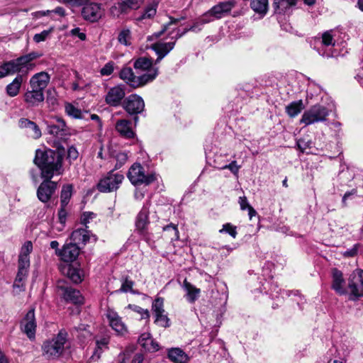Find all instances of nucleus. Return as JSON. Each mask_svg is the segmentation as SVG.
Returning a JSON list of instances; mask_svg holds the SVG:
<instances>
[{
    "instance_id": "1",
    "label": "nucleus",
    "mask_w": 363,
    "mask_h": 363,
    "mask_svg": "<svg viewBox=\"0 0 363 363\" xmlns=\"http://www.w3.org/2000/svg\"><path fill=\"white\" fill-rule=\"evenodd\" d=\"M62 155L51 149L37 150L34 158V162L41 170L43 179H52L55 175L62 174Z\"/></svg>"
},
{
    "instance_id": "2",
    "label": "nucleus",
    "mask_w": 363,
    "mask_h": 363,
    "mask_svg": "<svg viewBox=\"0 0 363 363\" xmlns=\"http://www.w3.org/2000/svg\"><path fill=\"white\" fill-rule=\"evenodd\" d=\"M50 82L48 73L41 72L34 74L30 79V89L24 94V101L28 106L34 107L44 101V89Z\"/></svg>"
},
{
    "instance_id": "3",
    "label": "nucleus",
    "mask_w": 363,
    "mask_h": 363,
    "mask_svg": "<svg viewBox=\"0 0 363 363\" xmlns=\"http://www.w3.org/2000/svg\"><path fill=\"white\" fill-rule=\"evenodd\" d=\"M67 340V333L61 330L57 335L50 340L45 341L43 345V354L48 358L60 357L64 350Z\"/></svg>"
},
{
    "instance_id": "4",
    "label": "nucleus",
    "mask_w": 363,
    "mask_h": 363,
    "mask_svg": "<svg viewBox=\"0 0 363 363\" xmlns=\"http://www.w3.org/2000/svg\"><path fill=\"white\" fill-rule=\"evenodd\" d=\"M347 294L349 299L357 301L363 297V270L357 269L352 272L347 279Z\"/></svg>"
},
{
    "instance_id": "5",
    "label": "nucleus",
    "mask_w": 363,
    "mask_h": 363,
    "mask_svg": "<svg viewBox=\"0 0 363 363\" xmlns=\"http://www.w3.org/2000/svg\"><path fill=\"white\" fill-rule=\"evenodd\" d=\"M123 179V174L111 170L101 178L97 189L103 193L115 191L119 188Z\"/></svg>"
},
{
    "instance_id": "6",
    "label": "nucleus",
    "mask_w": 363,
    "mask_h": 363,
    "mask_svg": "<svg viewBox=\"0 0 363 363\" xmlns=\"http://www.w3.org/2000/svg\"><path fill=\"white\" fill-rule=\"evenodd\" d=\"M329 110L320 104H316L306 111L302 115L301 123L309 125L315 123L323 122L329 116Z\"/></svg>"
},
{
    "instance_id": "7",
    "label": "nucleus",
    "mask_w": 363,
    "mask_h": 363,
    "mask_svg": "<svg viewBox=\"0 0 363 363\" xmlns=\"http://www.w3.org/2000/svg\"><path fill=\"white\" fill-rule=\"evenodd\" d=\"M128 178L135 186L148 185L156 179L154 174H145L143 167L138 163H135L130 167L128 172Z\"/></svg>"
},
{
    "instance_id": "8",
    "label": "nucleus",
    "mask_w": 363,
    "mask_h": 363,
    "mask_svg": "<svg viewBox=\"0 0 363 363\" xmlns=\"http://www.w3.org/2000/svg\"><path fill=\"white\" fill-rule=\"evenodd\" d=\"M152 310L155 315V323L160 327L167 328L170 325V320L164 309L163 298H157L152 305Z\"/></svg>"
},
{
    "instance_id": "9",
    "label": "nucleus",
    "mask_w": 363,
    "mask_h": 363,
    "mask_svg": "<svg viewBox=\"0 0 363 363\" xmlns=\"http://www.w3.org/2000/svg\"><path fill=\"white\" fill-rule=\"evenodd\" d=\"M123 107L129 114H138L144 110L145 103L141 96L131 94L124 100Z\"/></svg>"
},
{
    "instance_id": "10",
    "label": "nucleus",
    "mask_w": 363,
    "mask_h": 363,
    "mask_svg": "<svg viewBox=\"0 0 363 363\" xmlns=\"http://www.w3.org/2000/svg\"><path fill=\"white\" fill-rule=\"evenodd\" d=\"M104 11L100 4L89 3L84 6L82 16L86 21L90 22L98 21L103 16Z\"/></svg>"
},
{
    "instance_id": "11",
    "label": "nucleus",
    "mask_w": 363,
    "mask_h": 363,
    "mask_svg": "<svg viewBox=\"0 0 363 363\" xmlns=\"http://www.w3.org/2000/svg\"><path fill=\"white\" fill-rule=\"evenodd\" d=\"M125 96V91L123 86L118 85L110 88L106 96V103L111 106L117 107L121 105L123 99Z\"/></svg>"
},
{
    "instance_id": "12",
    "label": "nucleus",
    "mask_w": 363,
    "mask_h": 363,
    "mask_svg": "<svg viewBox=\"0 0 363 363\" xmlns=\"http://www.w3.org/2000/svg\"><path fill=\"white\" fill-rule=\"evenodd\" d=\"M21 328L29 339H33L35 337L36 322L35 318V311L33 308L30 309L25 315L24 318L21 320Z\"/></svg>"
},
{
    "instance_id": "13",
    "label": "nucleus",
    "mask_w": 363,
    "mask_h": 363,
    "mask_svg": "<svg viewBox=\"0 0 363 363\" xmlns=\"http://www.w3.org/2000/svg\"><path fill=\"white\" fill-rule=\"evenodd\" d=\"M37 191L38 199L43 202H48L57 189V183L51 181V179H44Z\"/></svg>"
},
{
    "instance_id": "14",
    "label": "nucleus",
    "mask_w": 363,
    "mask_h": 363,
    "mask_svg": "<svg viewBox=\"0 0 363 363\" xmlns=\"http://www.w3.org/2000/svg\"><path fill=\"white\" fill-rule=\"evenodd\" d=\"M108 323L111 328L118 335H125L128 333L125 324L122 321L121 318L113 311H108L106 314Z\"/></svg>"
},
{
    "instance_id": "15",
    "label": "nucleus",
    "mask_w": 363,
    "mask_h": 363,
    "mask_svg": "<svg viewBox=\"0 0 363 363\" xmlns=\"http://www.w3.org/2000/svg\"><path fill=\"white\" fill-rule=\"evenodd\" d=\"M79 254V247L72 242L65 244L57 255L65 262H71L77 259Z\"/></svg>"
},
{
    "instance_id": "16",
    "label": "nucleus",
    "mask_w": 363,
    "mask_h": 363,
    "mask_svg": "<svg viewBox=\"0 0 363 363\" xmlns=\"http://www.w3.org/2000/svg\"><path fill=\"white\" fill-rule=\"evenodd\" d=\"M171 39L173 40L171 42L165 43L162 41H158L152 45V49L156 52L157 55L156 62H159L174 48L177 41V40H175V35L172 36Z\"/></svg>"
},
{
    "instance_id": "17",
    "label": "nucleus",
    "mask_w": 363,
    "mask_h": 363,
    "mask_svg": "<svg viewBox=\"0 0 363 363\" xmlns=\"http://www.w3.org/2000/svg\"><path fill=\"white\" fill-rule=\"evenodd\" d=\"M143 0H121L118 6L111 8V13L113 16H118L120 14L126 13L130 9H137Z\"/></svg>"
},
{
    "instance_id": "18",
    "label": "nucleus",
    "mask_w": 363,
    "mask_h": 363,
    "mask_svg": "<svg viewBox=\"0 0 363 363\" xmlns=\"http://www.w3.org/2000/svg\"><path fill=\"white\" fill-rule=\"evenodd\" d=\"M18 126L20 128L23 129L25 133L33 139H38L42 135L39 126L35 122L28 118H21L18 121Z\"/></svg>"
},
{
    "instance_id": "19",
    "label": "nucleus",
    "mask_w": 363,
    "mask_h": 363,
    "mask_svg": "<svg viewBox=\"0 0 363 363\" xmlns=\"http://www.w3.org/2000/svg\"><path fill=\"white\" fill-rule=\"evenodd\" d=\"M57 286L63 291L64 298L66 301L72 302L75 304L82 303L83 298L79 291L70 287H66L63 280L58 281Z\"/></svg>"
},
{
    "instance_id": "20",
    "label": "nucleus",
    "mask_w": 363,
    "mask_h": 363,
    "mask_svg": "<svg viewBox=\"0 0 363 363\" xmlns=\"http://www.w3.org/2000/svg\"><path fill=\"white\" fill-rule=\"evenodd\" d=\"M332 285L331 288L339 295H345L347 290L345 287V279L342 272L337 269H333L332 272Z\"/></svg>"
},
{
    "instance_id": "21",
    "label": "nucleus",
    "mask_w": 363,
    "mask_h": 363,
    "mask_svg": "<svg viewBox=\"0 0 363 363\" xmlns=\"http://www.w3.org/2000/svg\"><path fill=\"white\" fill-rule=\"evenodd\" d=\"M48 132L58 138H62L65 134L66 124L63 119L56 118L48 125Z\"/></svg>"
},
{
    "instance_id": "22",
    "label": "nucleus",
    "mask_w": 363,
    "mask_h": 363,
    "mask_svg": "<svg viewBox=\"0 0 363 363\" xmlns=\"http://www.w3.org/2000/svg\"><path fill=\"white\" fill-rule=\"evenodd\" d=\"M26 79V74H17L13 81L6 86L7 95L10 97L16 96L19 94L21 85Z\"/></svg>"
},
{
    "instance_id": "23",
    "label": "nucleus",
    "mask_w": 363,
    "mask_h": 363,
    "mask_svg": "<svg viewBox=\"0 0 363 363\" xmlns=\"http://www.w3.org/2000/svg\"><path fill=\"white\" fill-rule=\"evenodd\" d=\"M116 130L125 138H133L135 135L131 127V122L128 120H118L116 123Z\"/></svg>"
},
{
    "instance_id": "24",
    "label": "nucleus",
    "mask_w": 363,
    "mask_h": 363,
    "mask_svg": "<svg viewBox=\"0 0 363 363\" xmlns=\"http://www.w3.org/2000/svg\"><path fill=\"white\" fill-rule=\"evenodd\" d=\"M6 62L10 75L14 74L16 73H18V74L26 75L28 69L21 57L15 60L7 61Z\"/></svg>"
},
{
    "instance_id": "25",
    "label": "nucleus",
    "mask_w": 363,
    "mask_h": 363,
    "mask_svg": "<svg viewBox=\"0 0 363 363\" xmlns=\"http://www.w3.org/2000/svg\"><path fill=\"white\" fill-rule=\"evenodd\" d=\"M168 359L174 363H187L189 356L179 347H172L167 350Z\"/></svg>"
},
{
    "instance_id": "26",
    "label": "nucleus",
    "mask_w": 363,
    "mask_h": 363,
    "mask_svg": "<svg viewBox=\"0 0 363 363\" xmlns=\"http://www.w3.org/2000/svg\"><path fill=\"white\" fill-rule=\"evenodd\" d=\"M70 239L77 246L85 245L90 239V232L84 228H78L72 233Z\"/></svg>"
},
{
    "instance_id": "27",
    "label": "nucleus",
    "mask_w": 363,
    "mask_h": 363,
    "mask_svg": "<svg viewBox=\"0 0 363 363\" xmlns=\"http://www.w3.org/2000/svg\"><path fill=\"white\" fill-rule=\"evenodd\" d=\"M211 21V19L208 18L207 14L205 13L201 18L197 20L189 28L184 29L183 32H180L179 30H177V33L175 34V40H178L188 31H200L201 30V26L206 23H209Z\"/></svg>"
},
{
    "instance_id": "28",
    "label": "nucleus",
    "mask_w": 363,
    "mask_h": 363,
    "mask_svg": "<svg viewBox=\"0 0 363 363\" xmlns=\"http://www.w3.org/2000/svg\"><path fill=\"white\" fill-rule=\"evenodd\" d=\"M233 7L230 2H221L213 6L208 13L207 16H214L216 18H220L223 14L228 13Z\"/></svg>"
},
{
    "instance_id": "29",
    "label": "nucleus",
    "mask_w": 363,
    "mask_h": 363,
    "mask_svg": "<svg viewBox=\"0 0 363 363\" xmlns=\"http://www.w3.org/2000/svg\"><path fill=\"white\" fill-rule=\"evenodd\" d=\"M158 74L157 68H152L143 74L137 76L135 88L143 86L147 83L152 82Z\"/></svg>"
},
{
    "instance_id": "30",
    "label": "nucleus",
    "mask_w": 363,
    "mask_h": 363,
    "mask_svg": "<svg viewBox=\"0 0 363 363\" xmlns=\"http://www.w3.org/2000/svg\"><path fill=\"white\" fill-rule=\"evenodd\" d=\"M138 342L149 352H155L159 350V345L151 338L150 333H143L138 338Z\"/></svg>"
},
{
    "instance_id": "31",
    "label": "nucleus",
    "mask_w": 363,
    "mask_h": 363,
    "mask_svg": "<svg viewBox=\"0 0 363 363\" xmlns=\"http://www.w3.org/2000/svg\"><path fill=\"white\" fill-rule=\"evenodd\" d=\"M33 251V243L31 241H26L22 245L18 255V264L30 265V254Z\"/></svg>"
},
{
    "instance_id": "32",
    "label": "nucleus",
    "mask_w": 363,
    "mask_h": 363,
    "mask_svg": "<svg viewBox=\"0 0 363 363\" xmlns=\"http://www.w3.org/2000/svg\"><path fill=\"white\" fill-rule=\"evenodd\" d=\"M182 286L186 291L187 301L191 303H194L199 297L201 293L200 289L192 285L190 282L187 281L186 279L184 281Z\"/></svg>"
},
{
    "instance_id": "33",
    "label": "nucleus",
    "mask_w": 363,
    "mask_h": 363,
    "mask_svg": "<svg viewBox=\"0 0 363 363\" xmlns=\"http://www.w3.org/2000/svg\"><path fill=\"white\" fill-rule=\"evenodd\" d=\"M30 265H24L23 264L18 263V272L16 279L13 283V287L21 288L23 286V282L26 279Z\"/></svg>"
},
{
    "instance_id": "34",
    "label": "nucleus",
    "mask_w": 363,
    "mask_h": 363,
    "mask_svg": "<svg viewBox=\"0 0 363 363\" xmlns=\"http://www.w3.org/2000/svg\"><path fill=\"white\" fill-rule=\"evenodd\" d=\"M120 78L123 79L127 84L133 88H135L137 84V76L134 74L133 69L130 67H123L119 74Z\"/></svg>"
},
{
    "instance_id": "35",
    "label": "nucleus",
    "mask_w": 363,
    "mask_h": 363,
    "mask_svg": "<svg viewBox=\"0 0 363 363\" xmlns=\"http://www.w3.org/2000/svg\"><path fill=\"white\" fill-rule=\"evenodd\" d=\"M109 343V338L104 337L96 341V348L94 354L91 357V359L96 360L100 358L101 353L104 350L108 349V345Z\"/></svg>"
},
{
    "instance_id": "36",
    "label": "nucleus",
    "mask_w": 363,
    "mask_h": 363,
    "mask_svg": "<svg viewBox=\"0 0 363 363\" xmlns=\"http://www.w3.org/2000/svg\"><path fill=\"white\" fill-rule=\"evenodd\" d=\"M250 6L255 12L264 16L268 11V0H251Z\"/></svg>"
},
{
    "instance_id": "37",
    "label": "nucleus",
    "mask_w": 363,
    "mask_h": 363,
    "mask_svg": "<svg viewBox=\"0 0 363 363\" xmlns=\"http://www.w3.org/2000/svg\"><path fill=\"white\" fill-rule=\"evenodd\" d=\"M303 109V104L302 100L293 101L286 107V112L287 114L294 118L298 116L301 111Z\"/></svg>"
},
{
    "instance_id": "38",
    "label": "nucleus",
    "mask_w": 363,
    "mask_h": 363,
    "mask_svg": "<svg viewBox=\"0 0 363 363\" xmlns=\"http://www.w3.org/2000/svg\"><path fill=\"white\" fill-rule=\"evenodd\" d=\"M134 68L138 72H147L152 67L151 60L147 57H140L134 62Z\"/></svg>"
},
{
    "instance_id": "39",
    "label": "nucleus",
    "mask_w": 363,
    "mask_h": 363,
    "mask_svg": "<svg viewBox=\"0 0 363 363\" xmlns=\"http://www.w3.org/2000/svg\"><path fill=\"white\" fill-rule=\"evenodd\" d=\"M148 224V211L143 208L138 213L135 222L136 227L140 230L145 229Z\"/></svg>"
},
{
    "instance_id": "40",
    "label": "nucleus",
    "mask_w": 363,
    "mask_h": 363,
    "mask_svg": "<svg viewBox=\"0 0 363 363\" xmlns=\"http://www.w3.org/2000/svg\"><path fill=\"white\" fill-rule=\"evenodd\" d=\"M72 194V186L66 185L62 187L60 195V203L62 207H66L68 204Z\"/></svg>"
},
{
    "instance_id": "41",
    "label": "nucleus",
    "mask_w": 363,
    "mask_h": 363,
    "mask_svg": "<svg viewBox=\"0 0 363 363\" xmlns=\"http://www.w3.org/2000/svg\"><path fill=\"white\" fill-rule=\"evenodd\" d=\"M166 236L168 237L171 241L178 240L179 238V233L177 226L172 223L167 225L163 228Z\"/></svg>"
},
{
    "instance_id": "42",
    "label": "nucleus",
    "mask_w": 363,
    "mask_h": 363,
    "mask_svg": "<svg viewBox=\"0 0 363 363\" xmlns=\"http://www.w3.org/2000/svg\"><path fill=\"white\" fill-rule=\"evenodd\" d=\"M67 277L74 283H79L82 281V277L79 270L76 268L68 265L65 268Z\"/></svg>"
},
{
    "instance_id": "43",
    "label": "nucleus",
    "mask_w": 363,
    "mask_h": 363,
    "mask_svg": "<svg viewBox=\"0 0 363 363\" xmlns=\"http://www.w3.org/2000/svg\"><path fill=\"white\" fill-rule=\"evenodd\" d=\"M131 40V33L130 30L128 28L122 29L118 35V42L124 45H130Z\"/></svg>"
},
{
    "instance_id": "44",
    "label": "nucleus",
    "mask_w": 363,
    "mask_h": 363,
    "mask_svg": "<svg viewBox=\"0 0 363 363\" xmlns=\"http://www.w3.org/2000/svg\"><path fill=\"white\" fill-rule=\"evenodd\" d=\"M157 3H152L150 5H148L145 9L143 13L140 17L138 18V20H143L145 18H151L155 16L157 12Z\"/></svg>"
},
{
    "instance_id": "45",
    "label": "nucleus",
    "mask_w": 363,
    "mask_h": 363,
    "mask_svg": "<svg viewBox=\"0 0 363 363\" xmlns=\"http://www.w3.org/2000/svg\"><path fill=\"white\" fill-rule=\"evenodd\" d=\"M113 157L116 160L114 169H118L127 162L128 159V152H118L113 156Z\"/></svg>"
},
{
    "instance_id": "46",
    "label": "nucleus",
    "mask_w": 363,
    "mask_h": 363,
    "mask_svg": "<svg viewBox=\"0 0 363 363\" xmlns=\"http://www.w3.org/2000/svg\"><path fill=\"white\" fill-rule=\"evenodd\" d=\"M65 112L67 114L74 118H82V113L80 109L76 108L72 104L67 103L65 104Z\"/></svg>"
},
{
    "instance_id": "47",
    "label": "nucleus",
    "mask_w": 363,
    "mask_h": 363,
    "mask_svg": "<svg viewBox=\"0 0 363 363\" xmlns=\"http://www.w3.org/2000/svg\"><path fill=\"white\" fill-rule=\"evenodd\" d=\"M169 19H170L169 22L167 23V24L164 25L162 27V29L160 32L155 33L154 34L155 35V37L157 38V37L161 36L164 33L168 31L169 30L172 29V30H174V29L171 28L172 26L177 25L179 21L182 19H184V18H175L170 17Z\"/></svg>"
},
{
    "instance_id": "48",
    "label": "nucleus",
    "mask_w": 363,
    "mask_h": 363,
    "mask_svg": "<svg viewBox=\"0 0 363 363\" xmlns=\"http://www.w3.org/2000/svg\"><path fill=\"white\" fill-rule=\"evenodd\" d=\"M321 44L325 47L335 45V40L330 31H326L322 35Z\"/></svg>"
},
{
    "instance_id": "49",
    "label": "nucleus",
    "mask_w": 363,
    "mask_h": 363,
    "mask_svg": "<svg viewBox=\"0 0 363 363\" xmlns=\"http://www.w3.org/2000/svg\"><path fill=\"white\" fill-rule=\"evenodd\" d=\"M134 285V281L131 279H128V277H125L123 279L121 287L119 289V291L121 292H131L133 293V286Z\"/></svg>"
},
{
    "instance_id": "50",
    "label": "nucleus",
    "mask_w": 363,
    "mask_h": 363,
    "mask_svg": "<svg viewBox=\"0 0 363 363\" xmlns=\"http://www.w3.org/2000/svg\"><path fill=\"white\" fill-rule=\"evenodd\" d=\"M128 308L131 309L133 311L140 314L141 315V318H149L150 317V313L147 309H143L138 306L132 304H129Z\"/></svg>"
},
{
    "instance_id": "51",
    "label": "nucleus",
    "mask_w": 363,
    "mask_h": 363,
    "mask_svg": "<svg viewBox=\"0 0 363 363\" xmlns=\"http://www.w3.org/2000/svg\"><path fill=\"white\" fill-rule=\"evenodd\" d=\"M52 31V28H50L49 30H45L40 33H37L33 36V40L37 43L43 42L48 38Z\"/></svg>"
},
{
    "instance_id": "52",
    "label": "nucleus",
    "mask_w": 363,
    "mask_h": 363,
    "mask_svg": "<svg viewBox=\"0 0 363 363\" xmlns=\"http://www.w3.org/2000/svg\"><path fill=\"white\" fill-rule=\"evenodd\" d=\"M219 232L228 233L233 238H235L237 235L236 227L233 226L230 223L224 224L222 229H220Z\"/></svg>"
},
{
    "instance_id": "53",
    "label": "nucleus",
    "mask_w": 363,
    "mask_h": 363,
    "mask_svg": "<svg viewBox=\"0 0 363 363\" xmlns=\"http://www.w3.org/2000/svg\"><path fill=\"white\" fill-rule=\"evenodd\" d=\"M114 70V62L110 61L107 62L100 70V74L102 76H109Z\"/></svg>"
},
{
    "instance_id": "54",
    "label": "nucleus",
    "mask_w": 363,
    "mask_h": 363,
    "mask_svg": "<svg viewBox=\"0 0 363 363\" xmlns=\"http://www.w3.org/2000/svg\"><path fill=\"white\" fill-rule=\"evenodd\" d=\"M65 208L66 207H62L61 206V208L58 211V220H59L60 223L62 225V228H58L59 231H60L62 230V228L64 227V225L66 223L67 212Z\"/></svg>"
},
{
    "instance_id": "55",
    "label": "nucleus",
    "mask_w": 363,
    "mask_h": 363,
    "mask_svg": "<svg viewBox=\"0 0 363 363\" xmlns=\"http://www.w3.org/2000/svg\"><path fill=\"white\" fill-rule=\"evenodd\" d=\"M37 57L38 55L35 52H31L28 55L21 56L28 69L31 67L30 62L37 58Z\"/></svg>"
},
{
    "instance_id": "56",
    "label": "nucleus",
    "mask_w": 363,
    "mask_h": 363,
    "mask_svg": "<svg viewBox=\"0 0 363 363\" xmlns=\"http://www.w3.org/2000/svg\"><path fill=\"white\" fill-rule=\"evenodd\" d=\"M284 2L287 4V6H294L296 4L297 0H274V6L276 9H279Z\"/></svg>"
},
{
    "instance_id": "57",
    "label": "nucleus",
    "mask_w": 363,
    "mask_h": 363,
    "mask_svg": "<svg viewBox=\"0 0 363 363\" xmlns=\"http://www.w3.org/2000/svg\"><path fill=\"white\" fill-rule=\"evenodd\" d=\"M52 12L58 14L60 16H64L65 15V11L62 7H57L56 9L52 11L47 10L46 11H40L39 13L41 16H46L47 14Z\"/></svg>"
},
{
    "instance_id": "58",
    "label": "nucleus",
    "mask_w": 363,
    "mask_h": 363,
    "mask_svg": "<svg viewBox=\"0 0 363 363\" xmlns=\"http://www.w3.org/2000/svg\"><path fill=\"white\" fill-rule=\"evenodd\" d=\"M69 33L72 36L78 37L81 40H86V34L83 32H81V29L79 28H74L69 31Z\"/></svg>"
},
{
    "instance_id": "59",
    "label": "nucleus",
    "mask_w": 363,
    "mask_h": 363,
    "mask_svg": "<svg viewBox=\"0 0 363 363\" xmlns=\"http://www.w3.org/2000/svg\"><path fill=\"white\" fill-rule=\"evenodd\" d=\"M95 216L96 215L92 212H84L81 217V222L86 225L89 223V220H92Z\"/></svg>"
},
{
    "instance_id": "60",
    "label": "nucleus",
    "mask_w": 363,
    "mask_h": 363,
    "mask_svg": "<svg viewBox=\"0 0 363 363\" xmlns=\"http://www.w3.org/2000/svg\"><path fill=\"white\" fill-rule=\"evenodd\" d=\"M240 167L238 166L236 161H233L230 164H226L221 167V169H230L233 174H236L238 172Z\"/></svg>"
},
{
    "instance_id": "61",
    "label": "nucleus",
    "mask_w": 363,
    "mask_h": 363,
    "mask_svg": "<svg viewBox=\"0 0 363 363\" xmlns=\"http://www.w3.org/2000/svg\"><path fill=\"white\" fill-rule=\"evenodd\" d=\"M238 203L240 204V209L242 211L247 209L250 206L246 196H240L239 198Z\"/></svg>"
},
{
    "instance_id": "62",
    "label": "nucleus",
    "mask_w": 363,
    "mask_h": 363,
    "mask_svg": "<svg viewBox=\"0 0 363 363\" xmlns=\"http://www.w3.org/2000/svg\"><path fill=\"white\" fill-rule=\"evenodd\" d=\"M78 157V152L77 149L74 147H69L67 150V157L69 160H76Z\"/></svg>"
},
{
    "instance_id": "63",
    "label": "nucleus",
    "mask_w": 363,
    "mask_h": 363,
    "mask_svg": "<svg viewBox=\"0 0 363 363\" xmlns=\"http://www.w3.org/2000/svg\"><path fill=\"white\" fill-rule=\"evenodd\" d=\"M10 75L6 62H4L0 65V79L6 76Z\"/></svg>"
},
{
    "instance_id": "64",
    "label": "nucleus",
    "mask_w": 363,
    "mask_h": 363,
    "mask_svg": "<svg viewBox=\"0 0 363 363\" xmlns=\"http://www.w3.org/2000/svg\"><path fill=\"white\" fill-rule=\"evenodd\" d=\"M143 360H144L143 355L141 353H137L134 355L131 363H143Z\"/></svg>"
}]
</instances>
